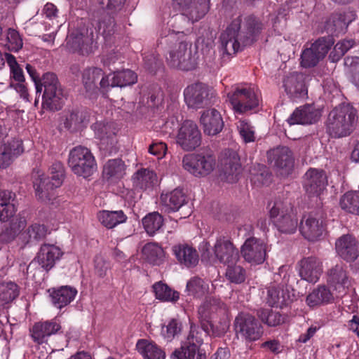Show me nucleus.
Returning a JSON list of instances; mask_svg holds the SVG:
<instances>
[{"label":"nucleus","mask_w":359,"mask_h":359,"mask_svg":"<svg viewBox=\"0 0 359 359\" xmlns=\"http://www.w3.org/2000/svg\"><path fill=\"white\" fill-rule=\"evenodd\" d=\"M263 24L255 15H239L231 21L220 36L223 54L232 55L257 40Z\"/></svg>","instance_id":"1"},{"label":"nucleus","mask_w":359,"mask_h":359,"mask_svg":"<svg viewBox=\"0 0 359 359\" xmlns=\"http://www.w3.org/2000/svg\"><path fill=\"white\" fill-rule=\"evenodd\" d=\"M183 32H172L167 36L166 41L175 43L166 55L168 65L172 68L183 71L194 69L197 65L196 53L192 50V44L183 38Z\"/></svg>","instance_id":"2"},{"label":"nucleus","mask_w":359,"mask_h":359,"mask_svg":"<svg viewBox=\"0 0 359 359\" xmlns=\"http://www.w3.org/2000/svg\"><path fill=\"white\" fill-rule=\"evenodd\" d=\"M356 110L350 104H341L332 109L327 117V130L333 137L349 135L353 130Z\"/></svg>","instance_id":"3"},{"label":"nucleus","mask_w":359,"mask_h":359,"mask_svg":"<svg viewBox=\"0 0 359 359\" xmlns=\"http://www.w3.org/2000/svg\"><path fill=\"white\" fill-rule=\"evenodd\" d=\"M68 165L77 176L87 178L97 170V163L94 156L89 149L77 146L70 150Z\"/></svg>","instance_id":"4"},{"label":"nucleus","mask_w":359,"mask_h":359,"mask_svg":"<svg viewBox=\"0 0 359 359\" xmlns=\"http://www.w3.org/2000/svg\"><path fill=\"white\" fill-rule=\"evenodd\" d=\"M40 86L44 88L42 107L50 111H58L63 104L64 94L56 74L48 72L43 75Z\"/></svg>","instance_id":"5"},{"label":"nucleus","mask_w":359,"mask_h":359,"mask_svg":"<svg viewBox=\"0 0 359 359\" xmlns=\"http://www.w3.org/2000/svg\"><path fill=\"white\" fill-rule=\"evenodd\" d=\"M227 97L234 112L246 113L259 105V97L255 89L250 86H238L228 93Z\"/></svg>","instance_id":"6"},{"label":"nucleus","mask_w":359,"mask_h":359,"mask_svg":"<svg viewBox=\"0 0 359 359\" xmlns=\"http://www.w3.org/2000/svg\"><path fill=\"white\" fill-rule=\"evenodd\" d=\"M334 41L330 36L320 37L312 43H306L300 57V65L305 68L316 66L323 60Z\"/></svg>","instance_id":"7"},{"label":"nucleus","mask_w":359,"mask_h":359,"mask_svg":"<svg viewBox=\"0 0 359 359\" xmlns=\"http://www.w3.org/2000/svg\"><path fill=\"white\" fill-rule=\"evenodd\" d=\"M270 217L279 231L293 233L297 226V219L290 204L274 202L269 211Z\"/></svg>","instance_id":"8"},{"label":"nucleus","mask_w":359,"mask_h":359,"mask_svg":"<svg viewBox=\"0 0 359 359\" xmlns=\"http://www.w3.org/2000/svg\"><path fill=\"white\" fill-rule=\"evenodd\" d=\"M184 98L189 108L200 109L214 102L215 92L203 83H194L185 88Z\"/></svg>","instance_id":"9"},{"label":"nucleus","mask_w":359,"mask_h":359,"mask_svg":"<svg viewBox=\"0 0 359 359\" xmlns=\"http://www.w3.org/2000/svg\"><path fill=\"white\" fill-rule=\"evenodd\" d=\"M183 168L196 177L209 175L215 168L216 159L211 153L187 154L182 159Z\"/></svg>","instance_id":"10"},{"label":"nucleus","mask_w":359,"mask_h":359,"mask_svg":"<svg viewBox=\"0 0 359 359\" xmlns=\"http://www.w3.org/2000/svg\"><path fill=\"white\" fill-rule=\"evenodd\" d=\"M233 326L236 334L250 342L259 339L264 333L261 324L247 313H240L235 318Z\"/></svg>","instance_id":"11"},{"label":"nucleus","mask_w":359,"mask_h":359,"mask_svg":"<svg viewBox=\"0 0 359 359\" xmlns=\"http://www.w3.org/2000/svg\"><path fill=\"white\" fill-rule=\"evenodd\" d=\"M176 142L184 151H193L201 145V133L196 123L186 120L181 125Z\"/></svg>","instance_id":"12"},{"label":"nucleus","mask_w":359,"mask_h":359,"mask_svg":"<svg viewBox=\"0 0 359 359\" xmlns=\"http://www.w3.org/2000/svg\"><path fill=\"white\" fill-rule=\"evenodd\" d=\"M327 284L336 292V297L342 296L351 285L347 266L343 262L337 263L326 272Z\"/></svg>","instance_id":"13"},{"label":"nucleus","mask_w":359,"mask_h":359,"mask_svg":"<svg viewBox=\"0 0 359 359\" xmlns=\"http://www.w3.org/2000/svg\"><path fill=\"white\" fill-rule=\"evenodd\" d=\"M266 252V244L255 237L248 238L241 249V253L244 259L254 265L261 264L265 261Z\"/></svg>","instance_id":"14"},{"label":"nucleus","mask_w":359,"mask_h":359,"mask_svg":"<svg viewBox=\"0 0 359 359\" xmlns=\"http://www.w3.org/2000/svg\"><path fill=\"white\" fill-rule=\"evenodd\" d=\"M212 252L216 261L224 265L237 263L240 259L238 250L233 242L226 237H219L216 240Z\"/></svg>","instance_id":"15"},{"label":"nucleus","mask_w":359,"mask_h":359,"mask_svg":"<svg viewBox=\"0 0 359 359\" xmlns=\"http://www.w3.org/2000/svg\"><path fill=\"white\" fill-rule=\"evenodd\" d=\"M299 276L308 283H317L323 271L322 261L314 256L302 258L298 262Z\"/></svg>","instance_id":"16"},{"label":"nucleus","mask_w":359,"mask_h":359,"mask_svg":"<svg viewBox=\"0 0 359 359\" xmlns=\"http://www.w3.org/2000/svg\"><path fill=\"white\" fill-rule=\"evenodd\" d=\"M95 135L100 140V148L111 152L116 143L117 128L114 123L96 122L92 126Z\"/></svg>","instance_id":"17"},{"label":"nucleus","mask_w":359,"mask_h":359,"mask_svg":"<svg viewBox=\"0 0 359 359\" xmlns=\"http://www.w3.org/2000/svg\"><path fill=\"white\" fill-rule=\"evenodd\" d=\"M268 159L281 175L288 174L294 165L292 152L287 147H278L269 151Z\"/></svg>","instance_id":"18"},{"label":"nucleus","mask_w":359,"mask_h":359,"mask_svg":"<svg viewBox=\"0 0 359 359\" xmlns=\"http://www.w3.org/2000/svg\"><path fill=\"white\" fill-rule=\"evenodd\" d=\"M327 184V175L324 170L309 168L304 177V187L309 196H318Z\"/></svg>","instance_id":"19"},{"label":"nucleus","mask_w":359,"mask_h":359,"mask_svg":"<svg viewBox=\"0 0 359 359\" xmlns=\"http://www.w3.org/2000/svg\"><path fill=\"white\" fill-rule=\"evenodd\" d=\"M61 329L62 327L60 322L56 318H54L34 323L30 330V334L35 343L42 344L47 343L50 336L58 334Z\"/></svg>","instance_id":"20"},{"label":"nucleus","mask_w":359,"mask_h":359,"mask_svg":"<svg viewBox=\"0 0 359 359\" xmlns=\"http://www.w3.org/2000/svg\"><path fill=\"white\" fill-rule=\"evenodd\" d=\"M227 312L226 305L219 299L210 297L201 304L198 310V313L201 323V327L205 332H209L205 323H209L211 315L214 313H219L226 315Z\"/></svg>","instance_id":"21"},{"label":"nucleus","mask_w":359,"mask_h":359,"mask_svg":"<svg viewBox=\"0 0 359 359\" xmlns=\"http://www.w3.org/2000/svg\"><path fill=\"white\" fill-rule=\"evenodd\" d=\"M283 87L290 97H303L307 94L306 76L298 72L290 73L284 78Z\"/></svg>","instance_id":"22"},{"label":"nucleus","mask_w":359,"mask_h":359,"mask_svg":"<svg viewBox=\"0 0 359 359\" xmlns=\"http://www.w3.org/2000/svg\"><path fill=\"white\" fill-rule=\"evenodd\" d=\"M299 230L304 238L310 242H316L322 236L324 226L322 221L310 214L302 219Z\"/></svg>","instance_id":"23"},{"label":"nucleus","mask_w":359,"mask_h":359,"mask_svg":"<svg viewBox=\"0 0 359 359\" xmlns=\"http://www.w3.org/2000/svg\"><path fill=\"white\" fill-rule=\"evenodd\" d=\"M337 253L347 262L354 261L359 255V246L355 238L350 235H343L335 243Z\"/></svg>","instance_id":"24"},{"label":"nucleus","mask_w":359,"mask_h":359,"mask_svg":"<svg viewBox=\"0 0 359 359\" xmlns=\"http://www.w3.org/2000/svg\"><path fill=\"white\" fill-rule=\"evenodd\" d=\"M320 117L319 111L312 105H304L297 108L287 119L289 125L313 124L318 121Z\"/></svg>","instance_id":"25"},{"label":"nucleus","mask_w":359,"mask_h":359,"mask_svg":"<svg viewBox=\"0 0 359 359\" xmlns=\"http://www.w3.org/2000/svg\"><path fill=\"white\" fill-rule=\"evenodd\" d=\"M62 252L60 248L49 244L43 245L37 254L35 261L46 271L50 270L55 262L60 259Z\"/></svg>","instance_id":"26"},{"label":"nucleus","mask_w":359,"mask_h":359,"mask_svg":"<svg viewBox=\"0 0 359 359\" xmlns=\"http://www.w3.org/2000/svg\"><path fill=\"white\" fill-rule=\"evenodd\" d=\"M200 123L204 133L208 135H215L219 133L224 127L222 116L215 109L204 111L201 116Z\"/></svg>","instance_id":"27"},{"label":"nucleus","mask_w":359,"mask_h":359,"mask_svg":"<svg viewBox=\"0 0 359 359\" xmlns=\"http://www.w3.org/2000/svg\"><path fill=\"white\" fill-rule=\"evenodd\" d=\"M334 302V294L325 285H319L306 297V304L310 308H316L332 304Z\"/></svg>","instance_id":"28"},{"label":"nucleus","mask_w":359,"mask_h":359,"mask_svg":"<svg viewBox=\"0 0 359 359\" xmlns=\"http://www.w3.org/2000/svg\"><path fill=\"white\" fill-rule=\"evenodd\" d=\"M172 251L178 262L190 268L195 266L199 260L198 252L192 246L187 243H179L175 245Z\"/></svg>","instance_id":"29"},{"label":"nucleus","mask_w":359,"mask_h":359,"mask_svg":"<svg viewBox=\"0 0 359 359\" xmlns=\"http://www.w3.org/2000/svg\"><path fill=\"white\" fill-rule=\"evenodd\" d=\"M34 188L35 195L38 200L43 203H51L55 198V189L49 177H46L43 173H37V177L34 179Z\"/></svg>","instance_id":"30"},{"label":"nucleus","mask_w":359,"mask_h":359,"mask_svg":"<svg viewBox=\"0 0 359 359\" xmlns=\"http://www.w3.org/2000/svg\"><path fill=\"white\" fill-rule=\"evenodd\" d=\"M185 201L186 196L180 189L161 195V204L168 212L178 210L185 203Z\"/></svg>","instance_id":"31"},{"label":"nucleus","mask_w":359,"mask_h":359,"mask_svg":"<svg viewBox=\"0 0 359 359\" xmlns=\"http://www.w3.org/2000/svg\"><path fill=\"white\" fill-rule=\"evenodd\" d=\"M221 166L224 175L231 176L234 180L241 169L240 158L238 154L231 150L225 151L221 158Z\"/></svg>","instance_id":"32"},{"label":"nucleus","mask_w":359,"mask_h":359,"mask_svg":"<svg viewBox=\"0 0 359 359\" xmlns=\"http://www.w3.org/2000/svg\"><path fill=\"white\" fill-rule=\"evenodd\" d=\"M126 165L121 159H110L104 164L102 174L108 180L116 182L126 175Z\"/></svg>","instance_id":"33"},{"label":"nucleus","mask_w":359,"mask_h":359,"mask_svg":"<svg viewBox=\"0 0 359 359\" xmlns=\"http://www.w3.org/2000/svg\"><path fill=\"white\" fill-rule=\"evenodd\" d=\"M137 351L146 359H165V353L156 343L147 339H139L136 344Z\"/></svg>","instance_id":"34"},{"label":"nucleus","mask_w":359,"mask_h":359,"mask_svg":"<svg viewBox=\"0 0 359 359\" xmlns=\"http://www.w3.org/2000/svg\"><path fill=\"white\" fill-rule=\"evenodd\" d=\"M144 259L153 265L159 266L165 260V252L163 248L156 243H148L142 250Z\"/></svg>","instance_id":"35"},{"label":"nucleus","mask_w":359,"mask_h":359,"mask_svg":"<svg viewBox=\"0 0 359 359\" xmlns=\"http://www.w3.org/2000/svg\"><path fill=\"white\" fill-rule=\"evenodd\" d=\"M77 294V290L70 286H62L54 290L51 294L53 304L57 308L61 309L72 302Z\"/></svg>","instance_id":"36"},{"label":"nucleus","mask_w":359,"mask_h":359,"mask_svg":"<svg viewBox=\"0 0 359 359\" xmlns=\"http://www.w3.org/2000/svg\"><path fill=\"white\" fill-rule=\"evenodd\" d=\"M170 359H206V353L203 349H198L196 346H189L182 343L181 346L170 355Z\"/></svg>","instance_id":"37"},{"label":"nucleus","mask_w":359,"mask_h":359,"mask_svg":"<svg viewBox=\"0 0 359 359\" xmlns=\"http://www.w3.org/2000/svg\"><path fill=\"white\" fill-rule=\"evenodd\" d=\"M15 194L8 190L0 191V221L6 222L12 217L16 210L11 203Z\"/></svg>","instance_id":"38"},{"label":"nucleus","mask_w":359,"mask_h":359,"mask_svg":"<svg viewBox=\"0 0 359 359\" xmlns=\"http://www.w3.org/2000/svg\"><path fill=\"white\" fill-rule=\"evenodd\" d=\"M210 0H194L191 6L184 9L182 14L192 22L201 19L209 11Z\"/></svg>","instance_id":"39"},{"label":"nucleus","mask_w":359,"mask_h":359,"mask_svg":"<svg viewBox=\"0 0 359 359\" xmlns=\"http://www.w3.org/2000/svg\"><path fill=\"white\" fill-rule=\"evenodd\" d=\"M291 302L287 292L280 286H271L267 291L266 302L271 306L283 307Z\"/></svg>","instance_id":"40"},{"label":"nucleus","mask_w":359,"mask_h":359,"mask_svg":"<svg viewBox=\"0 0 359 359\" xmlns=\"http://www.w3.org/2000/svg\"><path fill=\"white\" fill-rule=\"evenodd\" d=\"M18 147V142L15 141L0 144V168H6L12 163L20 153Z\"/></svg>","instance_id":"41"},{"label":"nucleus","mask_w":359,"mask_h":359,"mask_svg":"<svg viewBox=\"0 0 359 359\" xmlns=\"http://www.w3.org/2000/svg\"><path fill=\"white\" fill-rule=\"evenodd\" d=\"M97 217L101 224L108 229H112L127 219V216L122 210H102L99 212Z\"/></svg>","instance_id":"42"},{"label":"nucleus","mask_w":359,"mask_h":359,"mask_svg":"<svg viewBox=\"0 0 359 359\" xmlns=\"http://www.w3.org/2000/svg\"><path fill=\"white\" fill-rule=\"evenodd\" d=\"M186 290L188 295L201 298L210 292L209 282L199 277H193L187 282Z\"/></svg>","instance_id":"43"},{"label":"nucleus","mask_w":359,"mask_h":359,"mask_svg":"<svg viewBox=\"0 0 359 359\" xmlns=\"http://www.w3.org/2000/svg\"><path fill=\"white\" fill-rule=\"evenodd\" d=\"M339 205L344 211L359 215V191L345 193L340 198Z\"/></svg>","instance_id":"44"},{"label":"nucleus","mask_w":359,"mask_h":359,"mask_svg":"<svg viewBox=\"0 0 359 359\" xmlns=\"http://www.w3.org/2000/svg\"><path fill=\"white\" fill-rule=\"evenodd\" d=\"M137 81V74L130 69L114 72L111 79V87L120 88L132 86L135 84Z\"/></svg>","instance_id":"45"},{"label":"nucleus","mask_w":359,"mask_h":359,"mask_svg":"<svg viewBox=\"0 0 359 359\" xmlns=\"http://www.w3.org/2000/svg\"><path fill=\"white\" fill-rule=\"evenodd\" d=\"M163 222L161 215L157 212H153L147 214L142 219V225L148 235L154 236L161 229Z\"/></svg>","instance_id":"46"},{"label":"nucleus","mask_w":359,"mask_h":359,"mask_svg":"<svg viewBox=\"0 0 359 359\" xmlns=\"http://www.w3.org/2000/svg\"><path fill=\"white\" fill-rule=\"evenodd\" d=\"M153 290L156 298L163 302H175L180 297L179 292L161 281L153 285Z\"/></svg>","instance_id":"47"},{"label":"nucleus","mask_w":359,"mask_h":359,"mask_svg":"<svg viewBox=\"0 0 359 359\" xmlns=\"http://www.w3.org/2000/svg\"><path fill=\"white\" fill-rule=\"evenodd\" d=\"M135 186L142 189L153 187L156 181V175L151 170L144 169L137 171L133 177Z\"/></svg>","instance_id":"48"},{"label":"nucleus","mask_w":359,"mask_h":359,"mask_svg":"<svg viewBox=\"0 0 359 359\" xmlns=\"http://www.w3.org/2000/svg\"><path fill=\"white\" fill-rule=\"evenodd\" d=\"M103 75L100 68L93 67L83 70L82 74V81L86 90H94L97 88V83Z\"/></svg>","instance_id":"49"},{"label":"nucleus","mask_w":359,"mask_h":359,"mask_svg":"<svg viewBox=\"0 0 359 359\" xmlns=\"http://www.w3.org/2000/svg\"><path fill=\"white\" fill-rule=\"evenodd\" d=\"M19 287L14 282H2L0 283V302L8 304L19 295Z\"/></svg>","instance_id":"50"},{"label":"nucleus","mask_w":359,"mask_h":359,"mask_svg":"<svg viewBox=\"0 0 359 359\" xmlns=\"http://www.w3.org/2000/svg\"><path fill=\"white\" fill-rule=\"evenodd\" d=\"M227 266L225 276L227 280L235 284L243 283L246 278V271L243 267L236 264H225Z\"/></svg>","instance_id":"51"},{"label":"nucleus","mask_w":359,"mask_h":359,"mask_svg":"<svg viewBox=\"0 0 359 359\" xmlns=\"http://www.w3.org/2000/svg\"><path fill=\"white\" fill-rule=\"evenodd\" d=\"M257 316L261 320L269 326L275 327L284 323L285 318L278 312L262 309L257 311Z\"/></svg>","instance_id":"52"},{"label":"nucleus","mask_w":359,"mask_h":359,"mask_svg":"<svg viewBox=\"0 0 359 359\" xmlns=\"http://www.w3.org/2000/svg\"><path fill=\"white\" fill-rule=\"evenodd\" d=\"M355 43L353 39H344L339 41L330 53V59L332 62H337L348 50L353 47Z\"/></svg>","instance_id":"53"},{"label":"nucleus","mask_w":359,"mask_h":359,"mask_svg":"<svg viewBox=\"0 0 359 359\" xmlns=\"http://www.w3.org/2000/svg\"><path fill=\"white\" fill-rule=\"evenodd\" d=\"M344 65L352 83L359 89V57H347L344 60Z\"/></svg>","instance_id":"54"},{"label":"nucleus","mask_w":359,"mask_h":359,"mask_svg":"<svg viewBox=\"0 0 359 359\" xmlns=\"http://www.w3.org/2000/svg\"><path fill=\"white\" fill-rule=\"evenodd\" d=\"M355 14L353 11H343L335 13L332 22L336 29L344 30L355 19Z\"/></svg>","instance_id":"55"},{"label":"nucleus","mask_w":359,"mask_h":359,"mask_svg":"<svg viewBox=\"0 0 359 359\" xmlns=\"http://www.w3.org/2000/svg\"><path fill=\"white\" fill-rule=\"evenodd\" d=\"M83 113L76 109L67 112L64 122L65 127L69 130L79 128L85 120Z\"/></svg>","instance_id":"56"},{"label":"nucleus","mask_w":359,"mask_h":359,"mask_svg":"<svg viewBox=\"0 0 359 359\" xmlns=\"http://www.w3.org/2000/svg\"><path fill=\"white\" fill-rule=\"evenodd\" d=\"M5 58L10 67L11 77L20 83L25 81V76L22 69L18 64L15 57L11 53H5Z\"/></svg>","instance_id":"57"},{"label":"nucleus","mask_w":359,"mask_h":359,"mask_svg":"<svg viewBox=\"0 0 359 359\" xmlns=\"http://www.w3.org/2000/svg\"><path fill=\"white\" fill-rule=\"evenodd\" d=\"M182 343L189 346H196V348L201 349V346L203 344V339L202 337V332L199 327L191 323L189 332L186 339Z\"/></svg>","instance_id":"58"},{"label":"nucleus","mask_w":359,"mask_h":359,"mask_svg":"<svg viewBox=\"0 0 359 359\" xmlns=\"http://www.w3.org/2000/svg\"><path fill=\"white\" fill-rule=\"evenodd\" d=\"M26 234L28 236V242L39 241L46 237L47 228L43 224L35 223L27 228Z\"/></svg>","instance_id":"59"},{"label":"nucleus","mask_w":359,"mask_h":359,"mask_svg":"<svg viewBox=\"0 0 359 359\" xmlns=\"http://www.w3.org/2000/svg\"><path fill=\"white\" fill-rule=\"evenodd\" d=\"M50 176L46 177L50 178V184L55 188L60 187L65 177L64 168L62 163L59 162L53 163L50 168Z\"/></svg>","instance_id":"60"},{"label":"nucleus","mask_w":359,"mask_h":359,"mask_svg":"<svg viewBox=\"0 0 359 359\" xmlns=\"http://www.w3.org/2000/svg\"><path fill=\"white\" fill-rule=\"evenodd\" d=\"M239 133L245 143L255 140L254 127L247 120H240L237 125Z\"/></svg>","instance_id":"61"},{"label":"nucleus","mask_w":359,"mask_h":359,"mask_svg":"<svg viewBox=\"0 0 359 359\" xmlns=\"http://www.w3.org/2000/svg\"><path fill=\"white\" fill-rule=\"evenodd\" d=\"M162 332L168 341H172L182 332V323L176 319H171L168 323L163 327Z\"/></svg>","instance_id":"62"},{"label":"nucleus","mask_w":359,"mask_h":359,"mask_svg":"<svg viewBox=\"0 0 359 359\" xmlns=\"http://www.w3.org/2000/svg\"><path fill=\"white\" fill-rule=\"evenodd\" d=\"M205 325L208 327L209 332H206L208 334L211 332V334L214 337H222L228 331L229 322L226 318H224L218 324L215 325L209 321V323H205Z\"/></svg>","instance_id":"63"},{"label":"nucleus","mask_w":359,"mask_h":359,"mask_svg":"<svg viewBox=\"0 0 359 359\" xmlns=\"http://www.w3.org/2000/svg\"><path fill=\"white\" fill-rule=\"evenodd\" d=\"M115 21L113 18L106 15L98 22V31L103 35L110 36L115 32Z\"/></svg>","instance_id":"64"}]
</instances>
